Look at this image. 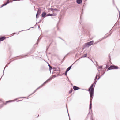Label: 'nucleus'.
Returning a JSON list of instances; mask_svg holds the SVG:
<instances>
[{
    "label": "nucleus",
    "mask_w": 120,
    "mask_h": 120,
    "mask_svg": "<svg viewBox=\"0 0 120 120\" xmlns=\"http://www.w3.org/2000/svg\"><path fill=\"white\" fill-rule=\"evenodd\" d=\"M71 66L69 67L67 69L66 71V72L65 73V75H66L67 74V72L70 70V69H71Z\"/></svg>",
    "instance_id": "9d476101"
},
{
    "label": "nucleus",
    "mask_w": 120,
    "mask_h": 120,
    "mask_svg": "<svg viewBox=\"0 0 120 120\" xmlns=\"http://www.w3.org/2000/svg\"><path fill=\"white\" fill-rule=\"evenodd\" d=\"M52 15V16H56V15L57 14L56 13H53L52 14H51Z\"/></svg>",
    "instance_id": "f8f14e48"
},
{
    "label": "nucleus",
    "mask_w": 120,
    "mask_h": 120,
    "mask_svg": "<svg viewBox=\"0 0 120 120\" xmlns=\"http://www.w3.org/2000/svg\"><path fill=\"white\" fill-rule=\"evenodd\" d=\"M73 90L72 89H71V90H70V91H69V93L70 94L72 92Z\"/></svg>",
    "instance_id": "ddd939ff"
},
{
    "label": "nucleus",
    "mask_w": 120,
    "mask_h": 120,
    "mask_svg": "<svg viewBox=\"0 0 120 120\" xmlns=\"http://www.w3.org/2000/svg\"><path fill=\"white\" fill-rule=\"evenodd\" d=\"M97 76H96V78H97Z\"/></svg>",
    "instance_id": "412c9836"
},
{
    "label": "nucleus",
    "mask_w": 120,
    "mask_h": 120,
    "mask_svg": "<svg viewBox=\"0 0 120 120\" xmlns=\"http://www.w3.org/2000/svg\"><path fill=\"white\" fill-rule=\"evenodd\" d=\"M94 43V41H92L86 43L85 45L86 47H89L90 46L93 45Z\"/></svg>",
    "instance_id": "f03ea898"
},
{
    "label": "nucleus",
    "mask_w": 120,
    "mask_h": 120,
    "mask_svg": "<svg viewBox=\"0 0 120 120\" xmlns=\"http://www.w3.org/2000/svg\"><path fill=\"white\" fill-rule=\"evenodd\" d=\"M9 3V0H8L7 1V2L6 3H4V4H3L2 5L1 7H3V6H5V5H6L7 4H8V3Z\"/></svg>",
    "instance_id": "0eeeda50"
},
{
    "label": "nucleus",
    "mask_w": 120,
    "mask_h": 120,
    "mask_svg": "<svg viewBox=\"0 0 120 120\" xmlns=\"http://www.w3.org/2000/svg\"><path fill=\"white\" fill-rule=\"evenodd\" d=\"M13 1H17V0H12Z\"/></svg>",
    "instance_id": "a211bd4d"
},
{
    "label": "nucleus",
    "mask_w": 120,
    "mask_h": 120,
    "mask_svg": "<svg viewBox=\"0 0 120 120\" xmlns=\"http://www.w3.org/2000/svg\"><path fill=\"white\" fill-rule=\"evenodd\" d=\"M6 39V37H0V41H2Z\"/></svg>",
    "instance_id": "423d86ee"
},
{
    "label": "nucleus",
    "mask_w": 120,
    "mask_h": 120,
    "mask_svg": "<svg viewBox=\"0 0 120 120\" xmlns=\"http://www.w3.org/2000/svg\"><path fill=\"white\" fill-rule=\"evenodd\" d=\"M109 35H108L106 37H105V38H106Z\"/></svg>",
    "instance_id": "aec40b11"
},
{
    "label": "nucleus",
    "mask_w": 120,
    "mask_h": 120,
    "mask_svg": "<svg viewBox=\"0 0 120 120\" xmlns=\"http://www.w3.org/2000/svg\"><path fill=\"white\" fill-rule=\"evenodd\" d=\"M46 14V13L45 12H43L42 14V16L43 17H45V16Z\"/></svg>",
    "instance_id": "1a4fd4ad"
},
{
    "label": "nucleus",
    "mask_w": 120,
    "mask_h": 120,
    "mask_svg": "<svg viewBox=\"0 0 120 120\" xmlns=\"http://www.w3.org/2000/svg\"><path fill=\"white\" fill-rule=\"evenodd\" d=\"M52 16V15L51 14H48L47 15V16Z\"/></svg>",
    "instance_id": "2eb2a0df"
},
{
    "label": "nucleus",
    "mask_w": 120,
    "mask_h": 120,
    "mask_svg": "<svg viewBox=\"0 0 120 120\" xmlns=\"http://www.w3.org/2000/svg\"><path fill=\"white\" fill-rule=\"evenodd\" d=\"M119 17H120V13H119Z\"/></svg>",
    "instance_id": "6ab92c4d"
},
{
    "label": "nucleus",
    "mask_w": 120,
    "mask_h": 120,
    "mask_svg": "<svg viewBox=\"0 0 120 120\" xmlns=\"http://www.w3.org/2000/svg\"><path fill=\"white\" fill-rule=\"evenodd\" d=\"M48 66H49V67L51 68V69L52 68V67L50 66V65L49 64L48 65Z\"/></svg>",
    "instance_id": "f3484780"
},
{
    "label": "nucleus",
    "mask_w": 120,
    "mask_h": 120,
    "mask_svg": "<svg viewBox=\"0 0 120 120\" xmlns=\"http://www.w3.org/2000/svg\"><path fill=\"white\" fill-rule=\"evenodd\" d=\"M53 10H57V9H51V11H52Z\"/></svg>",
    "instance_id": "dca6fc26"
},
{
    "label": "nucleus",
    "mask_w": 120,
    "mask_h": 120,
    "mask_svg": "<svg viewBox=\"0 0 120 120\" xmlns=\"http://www.w3.org/2000/svg\"><path fill=\"white\" fill-rule=\"evenodd\" d=\"M73 88L74 90H78L79 89V87H77L75 86H74Z\"/></svg>",
    "instance_id": "6e6552de"
},
{
    "label": "nucleus",
    "mask_w": 120,
    "mask_h": 120,
    "mask_svg": "<svg viewBox=\"0 0 120 120\" xmlns=\"http://www.w3.org/2000/svg\"><path fill=\"white\" fill-rule=\"evenodd\" d=\"M77 2L78 4H80L82 3V0H77Z\"/></svg>",
    "instance_id": "9b49d317"
},
{
    "label": "nucleus",
    "mask_w": 120,
    "mask_h": 120,
    "mask_svg": "<svg viewBox=\"0 0 120 120\" xmlns=\"http://www.w3.org/2000/svg\"><path fill=\"white\" fill-rule=\"evenodd\" d=\"M118 68L117 66L112 65L110 67H109L108 69V70L113 69H118Z\"/></svg>",
    "instance_id": "7ed1b4c3"
},
{
    "label": "nucleus",
    "mask_w": 120,
    "mask_h": 120,
    "mask_svg": "<svg viewBox=\"0 0 120 120\" xmlns=\"http://www.w3.org/2000/svg\"><path fill=\"white\" fill-rule=\"evenodd\" d=\"M95 83L92 84L89 89V91L90 94V100H92L93 96L94 90Z\"/></svg>",
    "instance_id": "f257e3e1"
},
{
    "label": "nucleus",
    "mask_w": 120,
    "mask_h": 120,
    "mask_svg": "<svg viewBox=\"0 0 120 120\" xmlns=\"http://www.w3.org/2000/svg\"><path fill=\"white\" fill-rule=\"evenodd\" d=\"M41 9H39L38 10V11L36 15V17L37 18V16L38 15L40 14L41 13Z\"/></svg>",
    "instance_id": "39448f33"
},
{
    "label": "nucleus",
    "mask_w": 120,
    "mask_h": 120,
    "mask_svg": "<svg viewBox=\"0 0 120 120\" xmlns=\"http://www.w3.org/2000/svg\"><path fill=\"white\" fill-rule=\"evenodd\" d=\"M87 56V54H84V55L83 56V57H86Z\"/></svg>",
    "instance_id": "4468645a"
},
{
    "label": "nucleus",
    "mask_w": 120,
    "mask_h": 120,
    "mask_svg": "<svg viewBox=\"0 0 120 120\" xmlns=\"http://www.w3.org/2000/svg\"><path fill=\"white\" fill-rule=\"evenodd\" d=\"M52 79L50 78V79H48L47 80H46L45 82H44L42 85H41L39 87L38 89L40 88H41L46 83H47L49 81L51 80Z\"/></svg>",
    "instance_id": "20e7f679"
}]
</instances>
